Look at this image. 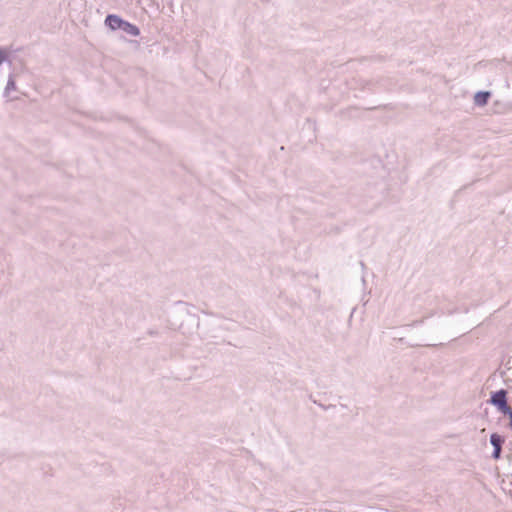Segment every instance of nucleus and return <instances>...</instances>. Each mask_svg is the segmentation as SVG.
<instances>
[{"instance_id":"1","label":"nucleus","mask_w":512,"mask_h":512,"mask_svg":"<svg viewBox=\"0 0 512 512\" xmlns=\"http://www.w3.org/2000/svg\"><path fill=\"white\" fill-rule=\"evenodd\" d=\"M491 402H492V404L497 406L499 408V410L502 411L503 413H505L507 411V408H510L507 405L506 392L504 390H500V391L494 393L491 397Z\"/></svg>"},{"instance_id":"4","label":"nucleus","mask_w":512,"mask_h":512,"mask_svg":"<svg viewBox=\"0 0 512 512\" xmlns=\"http://www.w3.org/2000/svg\"><path fill=\"white\" fill-rule=\"evenodd\" d=\"M489 92H478L475 97H474V101L477 105H485L489 99Z\"/></svg>"},{"instance_id":"3","label":"nucleus","mask_w":512,"mask_h":512,"mask_svg":"<svg viewBox=\"0 0 512 512\" xmlns=\"http://www.w3.org/2000/svg\"><path fill=\"white\" fill-rule=\"evenodd\" d=\"M105 23L112 30L121 29L124 21L117 15H108L105 19Z\"/></svg>"},{"instance_id":"2","label":"nucleus","mask_w":512,"mask_h":512,"mask_svg":"<svg viewBox=\"0 0 512 512\" xmlns=\"http://www.w3.org/2000/svg\"><path fill=\"white\" fill-rule=\"evenodd\" d=\"M490 442L494 446L493 457L495 459H498L500 457L501 445L503 443V439L501 438V436H499L498 434L494 433L490 437Z\"/></svg>"},{"instance_id":"7","label":"nucleus","mask_w":512,"mask_h":512,"mask_svg":"<svg viewBox=\"0 0 512 512\" xmlns=\"http://www.w3.org/2000/svg\"><path fill=\"white\" fill-rule=\"evenodd\" d=\"M504 414L508 415V417L510 419V427H512V409L507 408V411Z\"/></svg>"},{"instance_id":"5","label":"nucleus","mask_w":512,"mask_h":512,"mask_svg":"<svg viewBox=\"0 0 512 512\" xmlns=\"http://www.w3.org/2000/svg\"><path fill=\"white\" fill-rule=\"evenodd\" d=\"M121 29H123L125 32H127L128 34L133 35V36H138L140 33L139 29L135 25L125 22V21H124Z\"/></svg>"},{"instance_id":"6","label":"nucleus","mask_w":512,"mask_h":512,"mask_svg":"<svg viewBox=\"0 0 512 512\" xmlns=\"http://www.w3.org/2000/svg\"><path fill=\"white\" fill-rule=\"evenodd\" d=\"M7 58V53L4 50H0V64Z\"/></svg>"}]
</instances>
